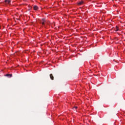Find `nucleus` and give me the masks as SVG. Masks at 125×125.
Here are the masks:
<instances>
[{"mask_svg": "<svg viewBox=\"0 0 125 125\" xmlns=\"http://www.w3.org/2000/svg\"><path fill=\"white\" fill-rule=\"evenodd\" d=\"M33 8L34 10H38V9H39V7H38V6L35 5L33 6Z\"/></svg>", "mask_w": 125, "mask_h": 125, "instance_id": "39448f33", "label": "nucleus"}, {"mask_svg": "<svg viewBox=\"0 0 125 125\" xmlns=\"http://www.w3.org/2000/svg\"><path fill=\"white\" fill-rule=\"evenodd\" d=\"M77 108H78V107L75 106V107H74V109H77Z\"/></svg>", "mask_w": 125, "mask_h": 125, "instance_id": "6e6552de", "label": "nucleus"}, {"mask_svg": "<svg viewBox=\"0 0 125 125\" xmlns=\"http://www.w3.org/2000/svg\"><path fill=\"white\" fill-rule=\"evenodd\" d=\"M78 4V5H82V4H83V1H79Z\"/></svg>", "mask_w": 125, "mask_h": 125, "instance_id": "20e7f679", "label": "nucleus"}, {"mask_svg": "<svg viewBox=\"0 0 125 125\" xmlns=\"http://www.w3.org/2000/svg\"><path fill=\"white\" fill-rule=\"evenodd\" d=\"M118 31H119V27H118V26H116L115 32H118Z\"/></svg>", "mask_w": 125, "mask_h": 125, "instance_id": "0eeeda50", "label": "nucleus"}, {"mask_svg": "<svg viewBox=\"0 0 125 125\" xmlns=\"http://www.w3.org/2000/svg\"><path fill=\"white\" fill-rule=\"evenodd\" d=\"M50 78L51 80H52V81H53V80H54V77L53 76V75H52V74H50Z\"/></svg>", "mask_w": 125, "mask_h": 125, "instance_id": "7ed1b4c3", "label": "nucleus"}, {"mask_svg": "<svg viewBox=\"0 0 125 125\" xmlns=\"http://www.w3.org/2000/svg\"><path fill=\"white\" fill-rule=\"evenodd\" d=\"M6 77H8V78H11V77H12V74H7L6 75Z\"/></svg>", "mask_w": 125, "mask_h": 125, "instance_id": "423d86ee", "label": "nucleus"}, {"mask_svg": "<svg viewBox=\"0 0 125 125\" xmlns=\"http://www.w3.org/2000/svg\"><path fill=\"white\" fill-rule=\"evenodd\" d=\"M10 2H11V0H5V3H6V4H9Z\"/></svg>", "mask_w": 125, "mask_h": 125, "instance_id": "f03ea898", "label": "nucleus"}, {"mask_svg": "<svg viewBox=\"0 0 125 125\" xmlns=\"http://www.w3.org/2000/svg\"><path fill=\"white\" fill-rule=\"evenodd\" d=\"M41 24H42L43 26H44L45 25V23H46V21H45V19H42L41 21Z\"/></svg>", "mask_w": 125, "mask_h": 125, "instance_id": "f257e3e1", "label": "nucleus"}]
</instances>
